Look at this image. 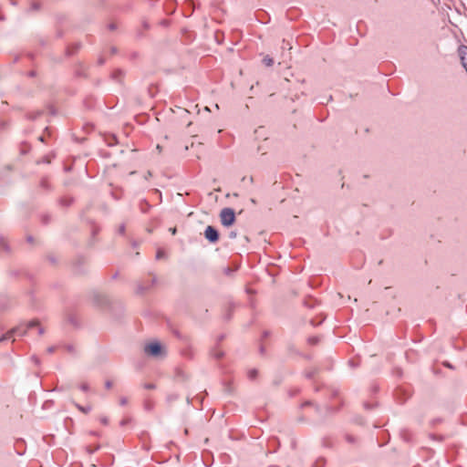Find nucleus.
I'll return each instance as SVG.
<instances>
[{
	"label": "nucleus",
	"instance_id": "obj_11",
	"mask_svg": "<svg viewBox=\"0 0 467 467\" xmlns=\"http://www.w3.org/2000/svg\"><path fill=\"white\" fill-rule=\"evenodd\" d=\"M161 256V252H158V254H157V257H159V258H160Z\"/></svg>",
	"mask_w": 467,
	"mask_h": 467
},
{
	"label": "nucleus",
	"instance_id": "obj_6",
	"mask_svg": "<svg viewBox=\"0 0 467 467\" xmlns=\"http://www.w3.org/2000/svg\"><path fill=\"white\" fill-rule=\"evenodd\" d=\"M460 52H461L462 66L464 67V68L467 71V47L461 48Z\"/></svg>",
	"mask_w": 467,
	"mask_h": 467
},
{
	"label": "nucleus",
	"instance_id": "obj_3",
	"mask_svg": "<svg viewBox=\"0 0 467 467\" xmlns=\"http://www.w3.org/2000/svg\"><path fill=\"white\" fill-rule=\"evenodd\" d=\"M37 326H38L37 321L32 320V321L26 323V325H21V326L17 327L16 328L13 329L9 334L4 336L0 340L2 341V340L10 338L11 335L14 333H16V334L22 336L26 333V328H32V327H37Z\"/></svg>",
	"mask_w": 467,
	"mask_h": 467
},
{
	"label": "nucleus",
	"instance_id": "obj_2",
	"mask_svg": "<svg viewBox=\"0 0 467 467\" xmlns=\"http://www.w3.org/2000/svg\"><path fill=\"white\" fill-rule=\"evenodd\" d=\"M221 223L224 226H231L235 221V214L233 209L223 208L220 213Z\"/></svg>",
	"mask_w": 467,
	"mask_h": 467
},
{
	"label": "nucleus",
	"instance_id": "obj_5",
	"mask_svg": "<svg viewBox=\"0 0 467 467\" xmlns=\"http://www.w3.org/2000/svg\"><path fill=\"white\" fill-rule=\"evenodd\" d=\"M254 138L256 140H259V139L266 140L267 139L266 131L264 129V127H258L257 129L254 130Z\"/></svg>",
	"mask_w": 467,
	"mask_h": 467
},
{
	"label": "nucleus",
	"instance_id": "obj_10",
	"mask_svg": "<svg viewBox=\"0 0 467 467\" xmlns=\"http://www.w3.org/2000/svg\"><path fill=\"white\" fill-rule=\"evenodd\" d=\"M171 232L172 234H174L176 233V229L172 228V229H171Z\"/></svg>",
	"mask_w": 467,
	"mask_h": 467
},
{
	"label": "nucleus",
	"instance_id": "obj_12",
	"mask_svg": "<svg viewBox=\"0 0 467 467\" xmlns=\"http://www.w3.org/2000/svg\"><path fill=\"white\" fill-rule=\"evenodd\" d=\"M42 333H43L42 328H39V334H42Z\"/></svg>",
	"mask_w": 467,
	"mask_h": 467
},
{
	"label": "nucleus",
	"instance_id": "obj_4",
	"mask_svg": "<svg viewBox=\"0 0 467 467\" xmlns=\"http://www.w3.org/2000/svg\"><path fill=\"white\" fill-rule=\"evenodd\" d=\"M204 236L209 242L215 243L218 240L219 234L215 228L207 226L204 231Z\"/></svg>",
	"mask_w": 467,
	"mask_h": 467
},
{
	"label": "nucleus",
	"instance_id": "obj_9",
	"mask_svg": "<svg viewBox=\"0 0 467 467\" xmlns=\"http://www.w3.org/2000/svg\"><path fill=\"white\" fill-rule=\"evenodd\" d=\"M230 237H231V238H235V237H236V234H235L234 232H232V233L230 234Z\"/></svg>",
	"mask_w": 467,
	"mask_h": 467
},
{
	"label": "nucleus",
	"instance_id": "obj_7",
	"mask_svg": "<svg viewBox=\"0 0 467 467\" xmlns=\"http://www.w3.org/2000/svg\"><path fill=\"white\" fill-rule=\"evenodd\" d=\"M263 63L265 66L270 67V66L273 65L274 61H273V59L270 57L266 56V57H264Z\"/></svg>",
	"mask_w": 467,
	"mask_h": 467
},
{
	"label": "nucleus",
	"instance_id": "obj_8",
	"mask_svg": "<svg viewBox=\"0 0 467 467\" xmlns=\"http://www.w3.org/2000/svg\"><path fill=\"white\" fill-rule=\"evenodd\" d=\"M78 410H81L82 412L84 413H87L89 411L90 408H84V407H81V406H78Z\"/></svg>",
	"mask_w": 467,
	"mask_h": 467
},
{
	"label": "nucleus",
	"instance_id": "obj_1",
	"mask_svg": "<svg viewBox=\"0 0 467 467\" xmlns=\"http://www.w3.org/2000/svg\"><path fill=\"white\" fill-rule=\"evenodd\" d=\"M145 353L154 358H161L165 356L166 350L162 344L158 341L148 343L144 348Z\"/></svg>",
	"mask_w": 467,
	"mask_h": 467
}]
</instances>
